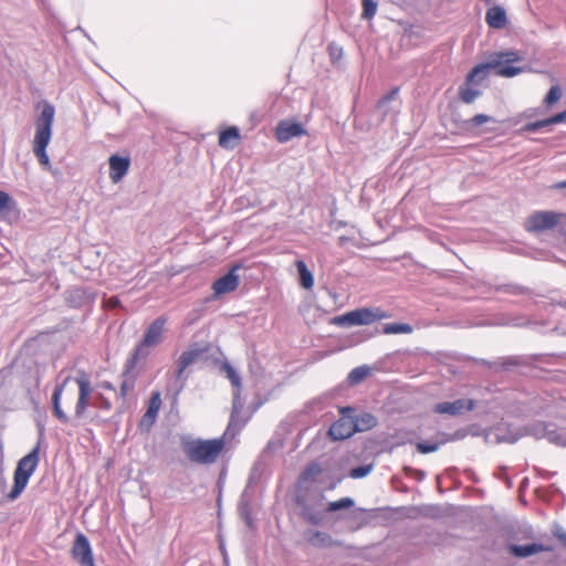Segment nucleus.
<instances>
[{"mask_svg": "<svg viewBox=\"0 0 566 566\" xmlns=\"http://www.w3.org/2000/svg\"><path fill=\"white\" fill-rule=\"evenodd\" d=\"M354 423L355 427H357V432H361L375 428L378 421L374 415L369 412H363L358 416L354 415Z\"/></svg>", "mask_w": 566, "mask_h": 566, "instance_id": "393cba45", "label": "nucleus"}, {"mask_svg": "<svg viewBox=\"0 0 566 566\" xmlns=\"http://www.w3.org/2000/svg\"><path fill=\"white\" fill-rule=\"evenodd\" d=\"M69 380L70 378L66 377L61 384H59L54 388L52 395L53 413L63 423H67L70 420L69 416L61 408V397Z\"/></svg>", "mask_w": 566, "mask_h": 566, "instance_id": "412c9836", "label": "nucleus"}, {"mask_svg": "<svg viewBox=\"0 0 566 566\" xmlns=\"http://www.w3.org/2000/svg\"><path fill=\"white\" fill-rule=\"evenodd\" d=\"M295 265L300 274L301 285L306 290L312 289L314 285V276L312 272L307 269L305 262L302 260H297Z\"/></svg>", "mask_w": 566, "mask_h": 566, "instance_id": "bb28decb", "label": "nucleus"}, {"mask_svg": "<svg viewBox=\"0 0 566 566\" xmlns=\"http://www.w3.org/2000/svg\"><path fill=\"white\" fill-rule=\"evenodd\" d=\"M310 543L316 547H329L333 544V538L325 532L315 531L310 537Z\"/></svg>", "mask_w": 566, "mask_h": 566, "instance_id": "c756f323", "label": "nucleus"}, {"mask_svg": "<svg viewBox=\"0 0 566 566\" xmlns=\"http://www.w3.org/2000/svg\"><path fill=\"white\" fill-rule=\"evenodd\" d=\"M509 551L512 555L516 557H528L534 554L541 553V552H549L552 548L549 546H545L543 544H527V545H516L512 544L509 546Z\"/></svg>", "mask_w": 566, "mask_h": 566, "instance_id": "aec40b11", "label": "nucleus"}, {"mask_svg": "<svg viewBox=\"0 0 566 566\" xmlns=\"http://www.w3.org/2000/svg\"><path fill=\"white\" fill-rule=\"evenodd\" d=\"M560 214L554 211H537L525 221V229L530 232H542L553 229L559 222Z\"/></svg>", "mask_w": 566, "mask_h": 566, "instance_id": "9d476101", "label": "nucleus"}, {"mask_svg": "<svg viewBox=\"0 0 566 566\" xmlns=\"http://www.w3.org/2000/svg\"><path fill=\"white\" fill-rule=\"evenodd\" d=\"M481 94L482 92L473 87L472 83L465 82V84L459 88L460 99L465 104L473 103Z\"/></svg>", "mask_w": 566, "mask_h": 566, "instance_id": "cd10ccee", "label": "nucleus"}, {"mask_svg": "<svg viewBox=\"0 0 566 566\" xmlns=\"http://www.w3.org/2000/svg\"><path fill=\"white\" fill-rule=\"evenodd\" d=\"M240 139V132L237 127L232 126L223 130L219 136V145L222 148H233Z\"/></svg>", "mask_w": 566, "mask_h": 566, "instance_id": "a878e982", "label": "nucleus"}, {"mask_svg": "<svg viewBox=\"0 0 566 566\" xmlns=\"http://www.w3.org/2000/svg\"><path fill=\"white\" fill-rule=\"evenodd\" d=\"M321 472L322 469L318 463H311L301 473V480L305 482L314 480Z\"/></svg>", "mask_w": 566, "mask_h": 566, "instance_id": "72a5a7b5", "label": "nucleus"}, {"mask_svg": "<svg viewBox=\"0 0 566 566\" xmlns=\"http://www.w3.org/2000/svg\"><path fill=\"white\" fill-rule=\"evenodd\" d=\"M134 388V381L124 379L120 385V396L125 398L129 391H132Z\"/></svg>", "mask_w": 566, "mask_h": 566, "instance_id": "79ce46f5", "label": "nucleus"}, {"mask_svg": "<svg viewBox=\"0 0 566 566\" xmlns=\"http://www.w3.org/2000/svg\"><path fill=\"white\" fill-rule=\"evenodd\" d=\"M526 291H527V290H526L525 287H523V286H517V285H516V286H510V287H509V292H510L511 294H524V293H526Z\"/></svg>", "mask_w": 566, "mask_h": 566, "instance_id": "49530a36", "label": "nucleus"}, {"mask_svg": "<svg viewBox=\"0 0 566 566\" xmlns=\"http://www.w3.org/2000/svg\"><path fill=\"white\" fill-rule=\"evenodd\" d=\"M444 441H438V442H418L416 444L417 451L420 453H431L439 450L441 444H443Z\"/></svg>", "mask_w": 566, "mask_h": 566, "instance_id": "e433bc0d", "label": "nucleus"}, {"mask_svg": "<svg viewBox=\"0 0 566 566\" xmlns=\"http://www.w3.org/2000/svg\"><path fill=\"white\" fill-rule=\"evenodd\" d=\"M166 323L167 319L165 317H158L147 327L143 339L136 346L132 358L128 360L127 367H134L142 359H146L150 354V349L163 342Z\"/></svg>", "mask_w": 566, "mask_h": 566, "instance_id": "20e7f679", "label": "nucleus"}, {"mask_svg": "<svg viewBox=\"0 0 566 566\" xmlns=\"http://www.w3.org/2000/svg\"><path fill=\"white\" fill-rule=\"evenodd\" d=\"M354 408L345 407L340 409V418L336 420L329 428V436L333 440H345L357 432L354 423Z\"/></svg>", "mask_w": 566, "mask_h": 566, "instance_id": "1a4fd4ad", "label": "nucleus"}, {"mask_svg": "<svg viewBox=\"0 0 566 566\" xmlns=\"http://www.w3.org/2000/svg\"><path fill=\"white\" fill-rule=\"evenodd\" d=\"M398 92L397 87L392 88L379 101L378 109L384 116H387L390 112L395 114L399 112Z\"/></svg>", "mask_w": 566, "mask_h": 566, "instance_id": "4be33fe9", "label": "nucleus"}, {"mask_svg": "<svg viewBox=\"0 0 566 566\" xmlns=\"http://www.w3.org/2000/svg\"><path fill=\"white\" fill-rule=\"evenodd\" d=\"M386 317L387 314L379 308L363 307L335 316L332 323L340 327L369 325Z\"/></svg>", "mask_w": 566, "mask_h": 566, "instance_id": "423d86ee", "label": "nucleus"}, {"mask_svg": "<svg viewBox=\"0 0 566 566\" xmlns=\"http://www.w3.org/2000/svg\"><path fill=\"white\" fill-rule=\"evenodd\" d=\"M160 406H161L160 392H158V391L154 392L151 395L148 409L145 412V415L143 416L142 423L148 422L149 424H153L158 415Z\"/></svg>", "mask_w": 566, "mask_h": 566, "instance_id": "b1692460", "label": "nucleus"}, {"mask_svg": "<svg viewBox=\"0 0 566 566\" xmlns=\"http://www.w3.org/2000/svg\"><path fill=\"white\" fill-rule=\"evenodd\" d=\"M104 407L108 409L111 407V403L108 401H105Z\"/></svg>", "mask_w": 566, "mask_h": 566, "instance_id": "603ef678", "label": "nucleus"}, {"mask_svg": "<svg viewBox=\"0 0 566 566\" xmlns=\"http://www.w3.org/2000/svg\"><path fill=\"white\" fill-rule=\"evenodd\" d=\"M384 334H410L412 332V326L405 323H391L386 324L382 329Z\"/></svg>", "mask_w": 566, "mask_h": 566, "instance_id": "7c9ffc66", "label": "nucleus"}, {"mask_svg": "<svg viewBox=\"0 0 566 566\" xmlns=\"http://www.w3.org/2000/svg\"><path fill=\"white\" fill-rule=\"evenodd\" d=\"M560 97H562L560 87L558 85H554L549 88L548 93L546 94V96L544 98V104L549 107V106L554 105L555 103H557Z\"/></svg>", "mask_w": 566, "mask_h": 566, "instance_id": "f704fd0d", "label": "nucleus"}, {"mask_svg": "<svg viewBox=\"0 0 566 566\" xmlns=\"http://www.w3.org/2000/svg\"><path fill=\"white\" fill-rule=\"evenodd\" d=\"M378 4L375 0H363V18L370 20L377 12Z\"/></svg>", "mask_w": 566, "mask_h": 566, "instance_id": "c9c22d12", "label": "nucleus"}, {"mask_svg": "<svg viewBox=\"0 0 566 566\" xmlns=\"http://www.w3.org/2000/svg\"><path fill=\"white\" fill-rule=\"evenodd\" d=\"M329 52H331L332 59H337L342 55V49L334 44L329 45Z\"/></svg>", "mask_w": 566, "mask_h": 566, "instance_id": "a18cd8bd", "label": "nucleus"}, {"mask_svg": "<svg viewBox=\"0 0 566 566\" xmlns=\"http://www.w3.org/2000/svg\"><path fill=\"white\" fill-rule=\"evenodd\" d=\"M109 178L113 184H118L127 175L130 167V158L128 156L112 155L108 158Z\"/></svg>", "mask_w": 566, "mask_h": 566, "instance_id": "2eb2a0df", "label": "nucleus"}, {"mask_svg": "<svg viewBox=\"0 0 566 566\" xmlns=\"http://www.w3.org/2000/svg\"><path fill=\"white\" fill-rule=\"evenodd\" d=\"M373 464H365L353 468L349 472V476L353 479H363L367 476L373 471Z\"/></svg>", "mask_w": 566, "mask_h": 566, "instance_id": "4c0bfd02", "label": "nucleus"}, {"mask_svg": "<svg viewBox=\"0 0 566 566\" xmlns=\"http://www.w3.org/2000/svg\"><path fill=\"white\" fill-rule=\"evenodd\" d=\"M521 61V56L516 51H503L496 52L492 55L489 61V65H492L493 69L503 66V63H514Z\"/></svg>", "mask_w": 566, "mask_h": 566, "instance_id": "5701e85b", "label": "nucleus"}, {"mask_svg": "<svg viewBox=\"0 0 566 566\" xmlns=\"http://www.w3.org/2000/svg\"><path fill=\"white\" fill-rule=\"evenodd\" d=\"M10 200V196L7 192L0 190V212L8 209Z\"/></svg>", "mask_w": 566, "mask_h": 566, "instance_id": "c03bdc74", "label": "nucleus"}, {"mask_svg": "<svg viewBox=\"0 0 566 566\" xmlns=\"http://www.w3.org/2000/svg\"><path fill=\"white\" fill-rule=\"evenodd\" d=\"M75 381L78 386V398L75 405L74 415L76 418H82L87 409L93 389L88 376L83 371L75 378Z\"/></svg>", "mask_w": 566, "mask_h": 566, "instance_id": "9b49d317", "label": "nucleus"}, {"mask_svg": "<svg viewBox=\"0 0 566 566\" xmlns=\"http://www.w3.org/2000/svg\"><path fill=\"white\" fill-rule=\"evenodd\" d=\"M370 374V368L366 365L354 368L348 375V381L350 384H359Z\"/></svg>", "mask_w": 566, "mask_h": 566, "instance_id": "2f4dec72", "label": "nucleus"}, {"mask_svg": "<svg viewBox=\"0 0 566 566\" xmlns=\"http://www.w3.org/2000/svg\"><path fill=\"white\" fill-rule=\"evenodd\" d=\"M41 113L35 119V134L33 139V153L41 166L50 167V158L46 154V147L52 138V128L55 115V108L49 102L40 104Z\"/></svg>", "mask_w": 566, "mask_h": 566, "instance_id": "f03ea898", "label": "nucleus"}, {"mask_svg": "<svg viewBox=\"0 0 566 566\" xmlns=\"http://www.w3.org/2000/svg\"><path fill=\"white\" fill-rule=\"evenodd\" d=\"M104 387L107 388V389H113L112 385L111 384H104Z\"/></svg>", "mask_w": 566, "mask_h": 566, "instance_id": "3c124183", "label": "nucleus"}, {"mask_svg": "<svg viewBox=\"0 0 566 566\" xmlns=\"http://www.w3.org/2000/svg\"><path fill=\"white\" fill-rule=\"evenodd\" d=\"M523 436H533L536 439H547L551 443L566 447V431L559 430L553 424L534 422L525 427Z\"/></svg>", "mask_w": 566, "mask_h": 566, "instance_id": "6e6552de", "label": "nucleus"}, {"mask_svg": "<svg viewBox=\"0 0 566 566\" xmlns=\"http://www.w3.org/2000/svg\"><path fill=\"white\" fill-rule=\"evenodd\" d=\"M66 302L73 307H81L93 300V293L84 287H72L66 292Z\"/></svg>", "mask_w": 566, "mask_h": 566, "instance_id": "6ab92c4d", "label": "nucleus"}, {"mask_svg": "<svg viewBox=\"0 0 566 566\" xmlns=\"http://www.w3.org/2000/svg\"><path fill=\"white\" fill-rule=\"evenodd\" d=\"M489 69H493L492 65H489V62L485 63V64H479L476 66H474L468 74L467 76V82L468 83H472V84H478L480 83L482 80H484V77L486 76L488 74V70Z\"/></svg>", "mask_w": 566, "mask_h": 566, "instance_id": "c85d7f7f", "label": "nucleus"}, {"mask_svg": "<svg viewBox=\"0 0 566 566\" xmlns=\"http://www.w3.org/2000/svg\"><path fill=\"white\" fill-rule=\"evenodd\" d=\"M306 134V130L300 123L282 120L277 124L275 129V137L280 143H286L294 137H300Z\"/></svg>", "mask_w": 566, "mask_h": 566, "instance_id": "dca6fc26", "label": "nucleus"}, {"mask_svg": "<svg viewBox=\"0 0 566 566\" xmlns=\"http://www.w3.org/2000/svg\"><path fill=\"white\" fill-rule=\"evenodd\" d=\"M486 1L489 2L490 0H486Z\"/></svg>", "mask_w": 566, "mask_h": 566, "instance_id": "864d4df0", "label": "nucleus"}, {"mask_svg": "<svg viewBox=\"0 0 566 566\" xmlns=\"http://www.w3.org/2000/svg\"><path fill=\"white\" fill-rule=\"evenodd\" d=\"M239 431L235 429L221 438L202 440L191 439L182 442V450L187 458L197 464H212L224 449L226 441L233 438Z\"/></svg>", "mask_w": 566, "mask_h": 566, "instance_id": "f257e3e1", "label": "nucleus"}, {"mask_svg": "<svg viewBox=\"0 0 566 566\" xmlns=\"http://www.w3.org/2000/svg\"><path fill=\"white\" fill-rule=\"evenodd\" d=\"M494 436L497 442L515 443L523 433L511 424L500 423L494 428Z\"/></svg>", "mask_w": 566, "mask_h": 566, "instance_id": "f3484780", "label": "nucleus"}, {"mask_svg": "<svg viewBox=\"0 0 566 566\" xmlns=\"http://www.w3.org/2000/svg\"><path fill=\"white\" fill-rule=\"evenodd\" d=\"M546 126H549V123L547 122V118L542 119V120H536L534 123L526 124L523 127V130L526 132V133H536V132H538L539 129H542V128H544Z\"/></svg>", "mask_w": 566, "mask_h": 566, "instance_id": "ea45409f", "label": "nucleus"}, {"mask_svg": "<svg viewBox=\"0 0 566 566\" xmlns=\"http://www.w3.org/2000/svg\"><path fill=\"white\" fill-rule=\"evenodd\" d=\"M208 347L201 343H191L179 356L177 359V368L175 371V377L181 380L180 389L185 386V381L188 378V374L186 370L191 365L198 363L203 355L207 353Z\"/></svg>", "mask_w": 566, "mask_h": 566, "instance_id": "0eeeda50", "label": "nucleus"}, {"mask_svg": "<svg viewBox=\"0 0 566 566\" xmlns=\"http://www.w3.org/2000/svg\"><path fill=\"white\" fill-rule=\"evenodd\" d=\"M241 266L239 264L231 268V270L224 274L223 276L216 280L212 284V290L216 295H222L226 293H230L237 290L239 286V275L237 274V271Z\"/></svg>", "mask_w": 566, "mask_h": 566, "instance_id": "4468645a", "label": "nucleus"}, {"mask_svg": "<svg viewBox=\"0 0 566 566\" xmlns=\"http://www.w3.org/2000/svg\"><path fill=\"white\" fill-rule=\"evenodd\" d=\"M118 303H119V300H118L117 297H111V298L108 300V305H109V306H112V307L117 306V305H118Z\"/></svg>", "mask_w": 566, "mask_h": 566, "instance_id": "09e8293b", "label": "nucleus"}, {"mask_svg": "<svg viewBox=\"0 0 566 566\" xmlns=\"http://www.w3.org/2000/svg\"><path fill=\"white\" fill-rule=\"evenodd\" d=\"M222 370L226 373L228 379L231 385L234 387L233 392V401H232V412L230 416V421L226 429V434H229L234 429L240 431L247 422V419L241 418V412L244 408V401L241 398V377L238 371L228 363H223Z\"/></svg>", "mask_w": 566, "mask_h": 566, "instance_id": "39448f33", "label": "nucleus"}, {"mask_svg": "<svg viewBox=\"0 0 566 566\" xmlns=\"http://www.w3.org/2000/svg\"><path fill=\"white\" fill-rule=\"evenodd\" d=\"M40 441L38 444L23 458H21L18 462V465L14 470L13 476V488L8 494V499L13 501L20 496L23 492L31 475L38 468L40 461Z\"/></svg>", "mask_w": 566, "mask_h": 566, "instance_id": "7ed1b4c3", "label": "nucleus"}, {"mask_svg": "<svg viewBox=\"0 0 566 566\" xmlns=\"http://www.w3.org/2000/svg\"><path fill=\"white\" fill-rule=\"evenodd\" d=\"M475 407L472 399H457L454 401H442L434 405L433 410L440 415L459 416Z\"/></svg>", "mask_w": 566, "mask_h": 566, "instance_id": "ddd939ff", "label": "nucleus"}, {"mask_svg": "<svg viewBox=\"0 0 566 566\" xmlns=\"http://www.w3.org/2000/svg\"><path fill=\"white\" fill-rule=\"evenodd\" d=\"M554 188L556 189H566V180L557 182Z\"/></svg>", "mask_w": 566, "mask_h": 566, "instance_id": "8fccbe9b", "label": "nucleus"}, {"mask_svg": "<svg viewBox=\"0 0 566 566\" xmlns=\"http://www.w3.org/2000/svg\"><path fill=\"white\" fill-rule=\"evenodd\" d=\"M355 504L352 497H343L334 502H329L327 505V512H336L345 509H350Z\"/></svg>", "mask_w": 566, "mask_h": 566, "instance_id": "473e14b6", "label": "nucleus"}, {"mask_svg": "<svg viewBox=\"0 0 566 566\" xmlns=\"http://www.w3.org/2000/svg\"><path fill=\"white\" fill-rule=\"evenodd\" d=\"M485 21L492 29H503L507 24L506 11L501 6H493L488 9Z\"/></svg>", "mask_w": 566, "mask_h": 566, "instance_id": "a211bd4d", "label": "nucleus"}, {"mask_svg": "<svg viewBox=\"0 0 566 566\" xmlns=\"http://www.w3.org/2000/svg\"><path fill=\"white\" fill-rule=\"evenodd\" d=\"M492 120V117L485 114H478L470 119V123L474 126H480Z\"/></svg>", "mask_w": 566, "mask_h": 566, "instance_id": "a19ab883", "label": "nucleus"}, {"mask_svg": "<svg viewBox=\"0 0 566 566\" xmlns=\"http://www.w3.org/2000/svg\"><path fill=\"white\" fill-rule=\"evenodd\" d=\"M523 69L517 66H511V65H503L500 66L497 70V75L502 77H513L520 73H522Z\"/></svg>", "mask_w": 566, "mask_h": 566, "instance_id": "58836bf2", "label": "nucleus"}, {"mask_svg": "<svg viewBox=\"0 0 566 566\" xmlns=\"http://www.w3.org/2000/svg\"><path fill=\"white\" fill-rule=\"evenodd\" d=\"M72 555L81 566H95L88 538L78 533L72 547Z\"/></svg>", "mask_w": 566, "mask_h": 566, "instance_id": "f8f14e48", "label": "nucleus"}, {"mask_svg": "<svg viewBox=\"0 0 566 566\" xmlns=\"http://www.w3.org/2000/svg\"><path fill=\"white\" fill-rule=\"evenodd\" d=\"M555 536H557L560 541H563L564 543H566V531H564L563 528H558L555 531Z\"/></svg>", "mask_w": 566, "mask_h": 566, "instance_id": "de8ad7c7", "label": "nucleus"}, {"mask_svg": "<svg viewBox=\"0 0 566 566\" xmlns=\"http://www.w3.org/2000/svg\"><path fill=\"white\" fill-rule=\"evenodd\" d=\"M549 125L559 124L566 122V109L547 118Z\"/></svg>", "mask_w": 566, "mask_h": 566, "instance_id": "37998d69", "label": "nucleus"}]
</instances>
